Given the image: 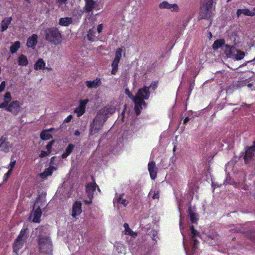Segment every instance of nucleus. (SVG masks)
<instances>
[{"instance_id": "obj_1", "label": "nucleus", "mask_w": 255, "mask_h": 255, "mask_svg": "<svg viewBox=\"0 0 255 255\" xmlns=\"http://www.w3.org/2000/svg\"><path fill=\"white\" fill-rule=\"evenodd\" d=\"M45 39L49 43L55 45H60L62 43V34L59 30L55 27H48L45 29Z\"/></svg>"}, {"instance_id": "obj_2", "label": "nucleus", "mask_w": 255, "mask_h": 255, "mask_svg": "<svg viewBox=\"0 0 255 255\" xmlns=\"http://www.w3.org/2000/svg\"><path fill=\"white\" fill-rule=\"evenodd\" d=\"M215 8L213 0H201L198 19H210Z\"/></svg>"}, {"instance_id": "obj_3", "label": "nucleus", "mask_w": 255, "mask_h": 255, "mask_svg": "<svg viewBox=\"0 0 255 255\" xmlns=\"http://www.w3.org/2000/svg\"><path fill=\"white\" fill-rule=\"evenodd\" d=\"M38 245L41 253L49 254L52 251V244L49 237L40 235L38 237Z\"/></svg>"}, {"instance_id": "obj_4", "label": "nucleus", "mask_w": 255, "mask_h": 255, "mask_svg": "<svg viewBox=\"0 0 255 255\" xmlns=\"http://www.w3.org/2000/svg\"><path fill=\"white\" fill-rule=\"evenodd\" d=\"M106 121V118L103 119L100 115L97 114L90 125L89 133L93 135L99 132L103 128L104 123Z\"/></svg>"}, {"instance_id": "obj_5", "label": "nucleus", "mask_w": 255, "mask_h": 255, "mask_svg": "<svg viewBox=\"0 0 255 255\" xmlns=\"http://www.w3.org/2000/svg\"><path fill=\"white\" fill-rule=\"evenodd\" d=\"M92 179L93 182L87 183L85 186V191L88 198H94V192L96 189H97L99 192H101V190L96 183L93 176L92 177Z\"/></svg>"}, {"instance_id": "obj_6", "label": "nucleus", "mask_w": 255, "mask_h": 255, "mask_svg": "<svg viewBox=\"0 0 255 255\" xmlns=\"http://www.w3.org/2000/svg\"><path fill=\"white\" fill-rule=\"evenodd\" d=\"M122 52L123 49L121 48H118L116 51L115 56L111 65L112 67V75H115L118 71V65L122 57Z\"/></svg>"}, {"instance_id": "obj_7", "label": "nucleus", "mask_w": 255, "mask_h": 255, "mask_svg": "<svg viewBox=\"0 0 255 255\" xmlns=\"http://www.w3.org/2000/svg\"><path fill=\"white\" fill-rule=\"evenodd\" d=\"M22 104L18 101H12L8 104L4 109L7 112L11 113L14 116L17 115L21 110Z\"/></svg>"}, {"instance_id": "obj_8", "label": "nucleus", "mask_w": 255, "mask_h": 255, "mask_svg": "<svg viewBox=\"0 0 255 255\" xmlns=\"http://www.w3.org/2000/svg\"><path fill=\"white\" fill-rule=\"evenodd\" d=\"M134 104V111L136 115H139L141 113V111L142 109V106L145 107L147 104L145 102L143 99L140 97L136 96L134 98L133 100Z\"/></svg>"}, {"instance_id": "obj_9", "label": "nucleus", "mask_w": 255, "mask_h": 255, "mask_svg": "<svg viewBox=\"0 0 255 255\" xmlns=\"http://www.w3.org/2000/svg\"><path fill=\"white\" fill-rule=\"evenodd\" d=\"M255 153V140L254 141L253 144L251 146H247L246 147L245 153L244 156V159L246 163H248L249 161L252 158Z\"/></svg>"}, {"instance_id": "obj_10", "label": "nucleus", "mask_w": 255, "mask_h": 255, "mask_svg": "<svg viewBox=\"0 0 255 255\" xmlns=\"http://www.w3.org/2000/svg\"><path fill=\"white\" fill-rule=\"evenodd\" d=\"M115 112L116 108L115 107L113 106H107L101 109L97 114L100 115L103 119H105V118H106L107 120L108 116L113 114Z\"/></svg>"}, {"instance_id": "obj_11", "label": "nucleus", "mask_w": 255, "mask_h": 255, "mask_svg": "<svg viewBox=\"0 0 255 255\" xmlns=\"http://www.w3.org/2000/svg\"><path fill=\"white\" fill-rule=\"evenodd\" d=\"M85 4L83 7L84 11L87 13L92 12L94 9L99 10L98 4L94 0H84Z\"/></svg>"}, {"instance_id": "obj_12", "label": "nucleus", "mask_w": 255, "mask_h": 255, "mask_svg": "<svg viewBox=\"0 0 255 255\" xmlns=\"http://www.w3.org/2000/svg\"><path fill=\"white\" fill-rule=\"evenodd\" d=\"M11 148L10 142L8 141L7 136L5 134L0 138V150L8 152Z\"/></svg>"}, {"instance_id": "obj_13", "label": "nucleus", "mask_w": 255, "mask_h": 255, "mask_svg": "<svg viewBox=\"0 0 255 255\" xmlns=\"http://www.w3.org/2000/svg\"><path fill=\"white\" fill-rule=\"evenodd\" d=\"M159 7L160 9H170L172 12H178L179 10V7L177 4H170L167 1H163L160 3L159 4Z\"/></svg>"}, {"instance_id": "obj_14", "label": "nucleus", "mask_w": 255, "mask_h": 255, "mask_svg": "<svg viewBox=\"0 0 255 255\" xmlns=\"http://www.w3.org/2000/svg\"><path fill=\"white\" fill-rule=\"evenodd\" d=\"M82 205L80 201H76L74 202L71 215L73 217L76 218L82 213Z\"/></svg>"}, {"instance_id": "obj_15", "label": "nucleus", "mask_w": 255, "mask_h": 255, "mask_svg": "<svg viewBox=\"0 0 255 255\" xmlns=\"http://www.w3.org/2000/svg\"><path fill=\"white\" fill-rule=\"evenodd\" d=\"M150 87L143 86L139 89L137 93V97H140L143 100H148L150 96Z\"/></svg>"}, {"instance_id": "obj_16", "label": "nucleus", "mask_w": 255, "mask_h": 255, "mask_svg": "<svg viewBox=\"0 0 255 255\" xmlns=\"http://www.w3.org/2000/svg\"><path fill=\"white\" fill-rule=\"evenodd\" d=\"M148 170L151 179L154 180L157 176V168L156 167L155 162L151 161L148 164Z\"/></svg>"}, {"instance_id": "obj_17", "label": "nucleus", "mask_w": 255, "mask_h": 255, "mask_svg": "<svg viewBox=\"0 0 255 255\" xmlns=\"http://www.w3.org/2000/svg\"><path fill=\"white\" fill-rule=\"evenodd\" d=\"M225 47L224 52L227 56L229 58H234V54H235L236 51H237L235 46L234 45L230 46L228 44H226L225 45Z\"/></svg>"}, {"instance_id": "obj_18", "label": "nucleus", "mask_w": 255, "mask_h": 255, "mask_svg": "<svg viewBox=\"0 0 255 255\" xmlns=\"http://www.w3.org/2000/svg\"><path fill=\"white\" fill-rule=\"evenodd\" d=\"M38 36L36 34H33L31 36L28 38L26 42V45L28 48L34 49L37 43Z\"/></svg>"}, {"instance_id": "obj_19", "label": "nucleus", "mask_w": 255, "mask_h": 255, "mask_svg": "<svg viewBox=\"0 0 255 255\" xmlns=\"http://www.w3.org/2000/svg\"><path fill=\"white\" fill-rule=\"evenodd\" d=\"M85 83L88 88L96 89L101 85L102 82L100 78H97L93 81H87Z\"/></svg>"}, {"instance_id": "obj_20", "label": "nucleus", "mask_w": 255, "mask_h": 255, "mask_svg": "<svg viewBox=\"0 0 255 255\" xmlns=\"http://www.w3.org/2000/svg\"><path fill=\"white\" fill-rule=\"evenodd\" d=\"M12 97L10 92H7L4 95V101L0 104V109H3L11 101Z\"/></svg>"}, {"instance_id": "obj_21", "label": "nucleus", "mask_w": 255, "mask_h": 255, "mask_svg": "<svg viewBox=\"0 0 255 255\" xmlns=\"http://www.w3.org/2000/svg\"><path fill=\"white\" fill-rule=\"evenodd\" d=\"M24 240L21 239H18V238H17L15 239L14 243L13 244V252H15L16 254H17L19 250L22 248Z\"/></svg>"}, {"instance_id": "obj_22", "label": "nucleus", "mask_w": 255, "mask_h": 255, "mask_svg": "<svg viewBox=\"0 0 255 255\" xmlns=\"http://www.w3.org/2000/svg\"><path fill=\"white\" fill-rule=\"evenodd\" d=\"M242 14L247 16H253L255 15V12H252L248 8L238 9L236 14L238 17H239Z\"/></svg>"}, {"instance_id": "obj_23", "label": "nucleus", "mask_w": 255, "mask_h": 255, "mask_svg": "<svg viewBox=\"0 0 255 255\" xmlns=\"http://www.w3.org/2000/svg\"><path fill=\"white\" fill-rule=\"evenodd\" d=\"M96 29L95 27H93L92 28L90 29L87 35V38L88 40L91 42L94 41L97 38V36H96Z\"/></svg>"}, {"instance_id": "obj_24", "label": "nucleus", "mask_w": 255, "mask_h": 255, "mask_svg": "<svg viewBox=\"0 0 255 255\" xmlns=\"http://www.w3.org/2000/svg\"><path fill=\"white\" fill-rule=\"evenodd\" d=\"M72 18L66 17L60 18L59 20V24L62 26H68L72 23Z\"/></svg>"}, {"instance_id": "obj_25", "label": "nucleus", "mask_w": 255, "mask_h": 255, "mask_svg": "<svg viewBox=\"0 0 255 255\" xmlns=\"http://www.w3.org/2000/svg\"><path fill=\"white\" fill-rule=\"evenodd\" d=\"M42 215V212L40 206H38L33 213V221L35 223H39L40 221V217Z\"/></svg>"}, {"instance_id": "obj_26", "label": "nucleus", "mask_w": 255, "mask_h": 255, "mask_svg": "<svg viewBox=\"0 0 255 255\" xmlns=\"http://www.w3.org/2000/svg\"><path fill=\"white\" fill-rule=\"evenodd\" d=\"M124 194L122 193L119 196L116 197V200L119 204L122 205L124 207H126L128 204V201L125 199H124Z\"/></svg>"}, {"instance_id": "obj_27", "label": "nucleus", "mask_w": 255, "mask_h": 255, "mask_svg": "<svg viewBox=\"0 0 255 255\" xmlns=\"http://www.w3.org/2000/svg\"><path fill=\"white\" fill-rule=\"evenodd\" d=\"M74 147L75 145L73 144H69L66 147L65 152L62 154V158H65L68 157L72 153Z\"/></svg>"}, {"instance_id": "obj_28", "label": "nucleus", "mask_w": 255, "mask_h": 255, "mask_svg": "<svg viewBox=\"0 0 255 255\" xmlns=\"http://www.w3.org/2000/svg\"><path fill=\"white\" fill-rule=\"evenodd\" d=\"M45 63L42 58H39L34 65V68L36 70H39L44 68Z\"/></svg>"}, {"instance_id": "obj_29", "label": "nucleus", "mask_w": 255, "mask_h": 255, "mask_svg": "<svg viewBox=\"0 0 255 255\" xmlns=\"http://www.w3.org/2000/svg\"><path fill=\"white\" fill-rule=\"evenodd\" d=\"M225 41L224 39H219L215 40L213 44L212 48L214 50H217L225 44Z\"/></svg>"}, {"instance_id": "obj_30", "label": "nucleus", "mask_w": 255, "mask_h": 255, "mask_svg": "<svg viewBox=\"0 0 255 255\" xmlns=\"http://www.w3.org/2000/svg\"><path fill=\"white\" fill-rule=\"evenodd\" d=\"M12 18L11 17H7L2 20L1 22V31H4L8 28V25L11 21Z\"/></svg>"}, {"instance_id": "obj_31", "label": "nucleus", "mask_w": 255, "mask_h": 255, "mask_svg": "<svg viewBox=\"0 0 255 255\" xmlns=\"http://www.w3.org/2000/svg\"><path fill=\"white\" fill-rule=\"evenodd\" d=\"M18 64L20 66H26L28 64V61L26 56L21 55L18 59Z\"/></svg>"}, {"instance_id": "obj_32", "label": "nucleus", "mask_w": 255, "mask_h": 255, "mask_svg": "<svg viewBox=\"0 0 255 255\" xmlns=\"http://www.w3.org/2000/svg\"><path fill=\"white\" fill-rule=\"evenodd\" d=\"M40 138L43 140H46L52 138L51 134L47 132V130H43L40 134Z\"/></svg>"}, {"instance_id": "obj_33", "label": "nucleus", "mask_w": 255, "mask_h": 255, "mask_svg": "<svg viewBox=\"0 0 255 255\" xmlns=\"http://www.w3.org/2000/svg\"><path fill=\"white\" fill-rule=\"evenodd\" d=\"M20 43L19 41H16L14 44H12L10 47V51L11 53L13 54L18 50L20 48Z\"/></svg>"}, {"instance_id": "obj_34", "label": "nucleus", "mask_w": 255, "mask_h": 255, "mask_svg": "<svg viewBox=\"0 0 255 255\" xmlns=\"http://www.w3.org/2000/svg\"><path fill=\"white\" fill-rule=\"evenodd\" d=\"M188 213L190 216V221L192 223H196L198 220L197 215L195 213H193L191 208L188 209Z\"/></svg>"}, {"instance_id": "obj_35", "label": "nucleus", "mask_w": 255, "mask_h": 255, "mask_svg": "<svg viewBox=\"0 0 255 255\" xmlns=\"http://www.w3.org/2000/svg\"><path fill=\"white\" fill-rule=\"evenodd\" d=\"M27 228H23L20 232L18 237V239H21L23 240L27 239Z\"/></svg>"}, {"instance_id": "obj_36", "label": "nucleus", "mask_w": 255, "mask_h": 255, "mask_svg": "<svg viewBox=\"0 0 255 255\" xmlns=\"http://www.w3.org/2000/svg\"><path fill=\"white\" fill-rule=\"evenodd\" d=\"M237 53L234 54V58L237 60H240L244 58L245 55V53L244 52H243L241 50H238L236 51Z\"/></svg>"}, {"instance_id": "obj_37", "label": "nucleus", "mask_w": 255, "mask_h": 255, "mask_svg": "<svg viewBox=\"0 0 255 255\" xmlns=\"http://www.w3.org/2000/svg\"><path fill=\"white\" fill-rule=\"evenodd\" d=\"M74 112L77 114L78 117H80L84 114L85 112V109L78 106L75 109Z\"/></svg>"}, {"instance_id": "obj_38", "label": "nucleus", "mask_w": 255, "mask_h": 255, "mask_svg": "<svg viewBox=\"0 0 255 255\" xmlns=\"http://www.w3.org/2000/svg\"><path fill=\"white\" fill-rule=\"evenodd\" d=\"M191 232V238L196 237V236H199L200 233L194 228L193 225H192L190 227Z\"/></svg>"}, {"instance_id": "obj_39", "label": "nucleus", "mask_w": 255, "mask_h": 255, "mask_svg": "<svg viewBox=\"0 0 255 255\" xmlns=\"http://www.w3.org/2000/svg\"><path fill=\"white\" fill-rule=\"evenodd\" d=\"M15 164H16V160L13 159V157H11L10 162L8 166V170H10L12 172L15 166Z\"/></svg>"}, {"instance_id": "obj_40", "label": "nucleus", "mask_w": 255, "mask_h": 255, "mask_svg": "<svg viewBox=\"0 0 255 255\" xmlns=\"http://www.w3.org/2000/svg\"><path fill=\"white\" fill-rule=\"evenodd\" d=\"M55 142L54 140H52L48 142V143L46 145V148L48 153H50L51 152V149L53 144Z\"/></svg>"}, {"instance_id": "obj_41", "label": "nucleus", "mask_w": 255, "mask_h": 255, "mask_svg": "<svg viewBox=\"0 0 255 255\" xmlns=\"http://www.w3.org/2000/svg\"><path fill=\"white\" fill-rule=\"evenodd\" d=\"M89 100L88 99L83 100H80V104L79 105V107L83 108L85 109L86 106L87 104V103L89 102Z\"/></svg>"}, {"instance_id": "obj_42", "label": "nucleus", "mask_w": 255, "mask_h": 255, "mask_svg": "<svg viewBox=\"0 0 255 255\" xmlns=\"http://www.w3.org/2000/svg\"><path fill=\"white\" fill-rule=\"evenodd\" d=\"M153 194L152 196L153 199H158L159 198V191L158 190L153 191Z\"/></svg>"}, {"instance_id": "obj_43", "label": "nucleus", "mask_w": 255, "mask_h": 255, "mask_svg": "<svg viewBox=\"0 0 255 255\" xmlns=\"http://www.w3.org/2000/svg\"><path fill=\"white\" fill-rule=\"evenodd\" d=\"M125 232L126 234H127L128 235L131 236H136V233L133 232L129 228H128V229L126 231H125Z\"/></svg>"}, {"instance_id": "obj_44", "label": "nucleus", "mask_w": 255, "mask_h": 255, "mask_svg": "<svg viewBox=\"0 0 255 255\" xmlns=\"http://www.w3.org/2000/svg\"><path fill=\"white\" fill-rule=\"evenodd\" d=\"M125 93L126 94V95H128V96L131 100H132V101L134 100V98H135V96H133L132 94V93H131V92L129 90V89H126L125 90Z\"/></svg>"}, {"instance_id": "obj_45", "label": "nucleus", "mask_w": 255, "mask_h": 255, "mask_svg": "<svg viewBox=\"0 0 255 255\" xmlns=\"http://www.w3.org/2000/svg\"><path fill=\"white\" fill-rule=\"evenodd\" d=\"M158 82L157 81H153L149 87H150V88H152L153 90H155L158 87Z\"/></svg>"}, {"instance_id": "obj_46", "label": "nucleus", "mask_w": 255, "mask_h": 255, "mask_svg": "<svg viewBox=\"0 0 255 255\" xmlns=\"http://www.w3.org/2000/svg\"><path fill=\"white\" fill-rule=\"evenodd\" d=\"M51 173V170L49 168H47L43 173L41 174V176L43 177V176H44V177H45L46 176L50 175Z\"/></svg>"}, {"instance_id": "obj_47", "label": "nucleus", "mask_w": 255, "mask_h": 255, "mask_svg": "<svg viewBox=\"0 0 255 255\" xmlns=\"http://www.w3.org/2000/svg\"><path fill=\"white\" fill-rule=\"evenodd\" d=\"M12 173V171L8 170L7 172L4 175L3 181H6L7 180L8 178L11 175Z\"/></svg>"}, {"instance_id": "obj_48", "label": "nucleus", "mask_w": 255, "mask_h": 255, "mask_svg": "<svg viewBox=\"0 0 255 255\" xmlns=\"http://www.w3.org/2000/svg\"><path fill=\"white\" fill-rule=\"evenodd\" d=\"M191 239L192 242H193V248L195 250L197 248L198 241L195 238V237L191 238Z\"/></svg>"}, {"instance_id": "obj_49", "label": "nucleus", "mask_w": 255, "mask_h": 255, "mask_svg": "<svg viewBox=\"0 0 255 255\" xmlns=\"http://www.w3.org/2000/svg\"><path fill=\"white\" fill-rule=\"evenodd\" d=\"M50 153H48V151H41L40 154L39 155V157L43 158L46 157Z\"/></svg>"}, {"instance_id": "obj_50", "label": "nucleus", "mask_w": 255, "mask_h": 255, "mask_svg": "<svg viewBox=\"0 0 255 255\" xmlns=\"http://www.w3.org/2000/svg\"><path fill=\"white\" fill-rule=\"evenodd\" d=\"M5 81H2L0 84V93L2 92L5 88Z\"/></svg>"}, {"instance_id": "obj_51", "label": "nucleus", "mask_w": 255, "mask_h": 255, "mask_svg": "<svg viewBox=\"0 0 255 255\" xmlns=\"http://www.w3.org/2000/svg\"><path fill=\"white\" fill-rule=\"evenodd\" d=\"M103 28V24H100L97 26V31L99 33H100Z\"/></svg>"}, {"instance_id": "obj_52", "label": "nucleus", "mask_w": 255, "mask_h": 255, "mask_svg": "<svg viewBox=\"0 0 255 255\" xmlns=\"http://www.w3.org/2000/svg\"><path fill=\"white\" fill-rule=\"evenodd\" d=\"M89 200H85L84 201V203L86 205H90L92 203L93 198H88Z\"/></svg>"}, {"instance_id": "obj_53", "label": "nucleus", "mask_w": 255, "mask_h": 255, "mask_svg": "<svg viewBox=\"0 0 255 255\" xmlns=\"http://www.w3.org/2000/svg\"><path fill=\"white\" fill-rule=\"evenodd\" d=\"M72 119V116L71 115H70L64 120V122L66 123H69L71 121Z\"/></svg>"}, {"instance_id": "obj_54", "label": "nucleus", "mask_w": 255, "mask_h": 255, "mask_svg": "<svg viewBox=\"0 0 255 255\" xmlns=\"http://www.w3.org/2000/svg\"><path fill=\"white\" fill-rule=\"evenodd\" d=\"M67 0H57V3H58L59 5H61L62 4H65L66 3Z\"/></svg>"}, {"instance_id": "obj_55", "label": "nucleus", "mask_w": 255, "mask_h": 255, "mask_svg": "<svg viewBox=\"0 0 255 255\" xmlns=\"http://www.w3.org/2000/svg\"><path fill=\"white\" fill-rule=\"evenodd\" d=\"M247 236L251 240H254V235L252 233L248 234Z\"/></svg>"}, {"instance_id": "obj_56", "label": "nucleus", "mask_w": 255, "mask_h": 255, "mask_svg": "<svg viewBox=\"0 0 255 255\" xmlns=\"http://www.w3.org/2000/svg\"><path fill=\"white\" fill-rule=\"evenodd\" d=\"M190 120V119L189 117H185L183 121V124H186L187 123H188Z\"/></svg>"}, {"instance_id": "obj_57", "label": "nucleus", "mask_w": 255, "mask_h": 255, "mask_svg": "<svg viewBox=\"0 0 255 255\" xmlns=\"http://www.w3.org/2000/svg\"><path fill=\"white\" fill-rule=\"evenodd\" d=\"M80 132L78 130H76L74 132V135L76 136H79Z\"/></svg>"}, {"instance_id": "obj_58", "label": "nucleus", "mask_w": 255, "mask_h": 255, "mask_svg": "<svg viewBox=\"0 0 255 255\" xmlns=\"http://www.w3.org/2000/svg\"><path fill=\"white\" fill-rule=\"evenodd\" d=\"M124 227L125 228V231H126L128 228H129L128 225L127 223H125L124 225Z\"/></svg>"}, {"instance_id": "obj_59", "label": "nucleus", "mask_w": 255, "mask_h": 255, "mask_svg": "<svg viewBox=\"0 0 255 255\" xmlns=\"http://www.w3.org/2000/svg\"><path fill=\"white\" fill-rule=\"evenodd\" d=\"M45 130H47V132H48L49 133V132L52 131L54 130V128H50L49 129H45Z\"/></svg>"}, {"instance_id": "obj_60", "label": "nucleus", "mask_w": 255, "mask_h": 255, "mask_svg": "<svg viewBox=\"0 0 255 255\" xmlns=\"http://www.w3.org/2000/svg\"><path fill=\"white\" fill-rule=\"evenodd\" d=\"M209 38L210 39L212 37V34L211 32H209Z\"/></svg>"}, {"instance_id": "obj_61", "label": "nucleus", "mask_w": 255, "mask_h": 255, "mask_svg": "<svg viewBox=\"0 0 255 255\" xmlns=\"http://www.w3.org/2000/svg\"><path fill=\"white\" fill-rule=\"evenodd\" d=\"M39 197L37 199H36V201H35V204H34V206H36V204L38 202V200H39Z\"/></svg>"}, {"instance_id": "obj_62", "label": "nucleus", "mask_w": 255, "mask_h": 255, "mask_svg": "<svg viewBox=\"0 0 255 255\" xmlns=\"http://www.w3.org/2000/svg\"><path fill=\"white\" fill-rule=\"evenodd\" d=\"M44 68L48 70H51L52 69L51 68L45 67Z\"/></svg>"}, {"instance_id": "obj_63", "label": "nucleus", "mask_w": 255, "mask_h": 255, "mask_svg": "<svg viewBox=\"0 0 255 255\" xmlns=\"http://www.w3.org/2000/svg\"><path fill=\"white\" fill-rule=\"evenodd\" d=\"M27 2H30V0H25Z\"/></svg>"}, {"instance_id": "obj_64", "label": "nucleus", "mask_w": 255, "mask_h": 255, "mask_svg": "<svg viewBox=\"0 0 255 255\" xmlns=\"http://www.w3.org/2000/svg\"><path fill=\"white\" fill-rule=\"evenodd\" d=\"M175 147H174L173 148V150H174V151L175 150Z\"/></svg>"}]
</instances>
